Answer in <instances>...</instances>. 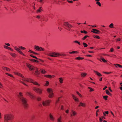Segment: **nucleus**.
Returning <instances> with one entry per match:
<instances>
[{
  "label": "nucleus",
  "instance_id": "1",
  "mask_svg": "<svg viewBox=\"0 0 122 122\" xmlns=\"http://www.w3.org/2000/svg\"><path fill=\"white\" fill-rule=\"evenodd\" d=\"M17 75L22 78L21 80L23 81H25L27 82L32 83L34 85H38L39 86L40 85L37 82L34 81L31 79L24 77L22 74L19 73H18Z\"/></svg>",
  "mask_w": 122,
  "mask_h": 122
},
{
  "label": "nucleus",
  "instance_id": "2",
  "mask_svg": "<svg viewBox=\"0 0 122 122\" xmlns=\"http://www.w3.org/2000/svg\"><path fill=\"white\" fill-rule=\"evenodd\" d=\"M17 75L22 78L21 80L23 81H25L27 82L32 83L34 85H38L39 86L40 85L37 82L34 81L31 79L24 77L22 74L19 73H18Z\"/></svg>",
  "mask_w": 122,
  "mask_h": 122
},
{
  "label": "nucleus",
  "instance_id": "3",
  "mask_svg": "<svg viewBox=\"0 0 122 122\" xmlns=\"http://www.w3.org/2000/svg\"><path fill=\"white\" fill-rule=\"evenodd\" d=\"M13 115L11 113H6L4 115V122H8L9 121H11L14 119Z\"/></svg>",
  "mask_w": 122,
  "mask_h": 122
},
{
  "label": "nucleus",
  "instance_id": "4",
  "mask_svg": "<svg viewBox=\"0 0 122 122\" xmlns=\"http://www.w3.org/2000/svg\"><path fill=\"white\" fill-rule=\"evenodd\" d=\"M47 91L48 93V97L49 98H52L54 96L53 91L52 89L50 88H48L47 89Z\"/></svg>",
  "mask_w": 122,
  "mask_h": 122
},
{
  "label": "nucleus",
  "instance_id": "5",
  "mask_svg": "<svg viewBox=\"0 0 122 122\" xmlns=\"http://www.w3.org/2000/svg\"><path fill=\"white\" fill-rule=\"evenodd\" d=\"M48 55L52 57H56L60 56H61V55L57 52H53L49 53Z\"/></svg>",
  "mask_w": 122,
  "mask_h": 122
},
{
  "label": "nucleus",
  "instance_id": "6",
  "mask_svg": "<svg viewBox=\"0 0 122 122\" xmlns=\"http://www.w3.org/2000/svg\"><path fill=\"white\" fill-rule=\"evenodd\" d=\"M20 99L23 105L25 108H27L28 106V105L27 102V99L24 97L21 98Z\"/></svg>",
  "mask_w": 122,
  "mask_h": 122
},
{
  "label": "nucleus",
  "instance_id": "7",
  "mask_svg": "<svg viewBox=\"0 0 122 122\" xmlns=\"http://www.w3.org/2000/svg\"><path fill=\"white\" fill-rule=\"evenodd\" d=\"M33 89L35 92L40 94H41L42 93L43 90L41 88L34 87Z\"/></svg>",
  "mask_w": 122,
  "mask_h": 122
},
{
  "label": "nucleus",
  "instance_id": "8",
  "mask_svg": "<svg viewBox=\"0 0 122 122\" xmlns=\"http://www.w3.org/2000/svg\"><path fill=\"white\" fill-rule=\"evenodd\" d=\"M51 101V100H44L42 101V105L44 106H48L49 105Z\"/></svg>",
  "mask_w": 122,
  "mask_h": 122
},
{
  "label": "nucleus",
  "instance_id": "9",
  "mask_svg": "<svg viewBox=\"0 0 122 122\" xmlns=\"http://www.w3.org/2000/svg\"><path fill=\"white\" fill-rule=\"evenodd\" d=\"M26 65L30 71H31L34 70L35 67L33 65L28 63H26Z\"/></svg>",
  "mask_w": 122,
  "mask_h": 122
},
{
  "label": "nucleus",
  "instance_id": "10",
  "mask_svg": "<svg viewBox=\"0 0 122 122\" xmlns=\"http://www.w3.org/2000/svg\"><path fill=\"white\" fill-rule=\"evenodd\" d=\"M34 48L37 51H44V50L43 48L42 47H39L38 46H34Z\"/></svg>",
  "mask_w": 122,
  "mask_h": 122
},
{
  "label": "nucleus",
  "instance_id": "11",
  "mask_svg": "<svg viewBox=\"0 0 122 122\" xmlns=\"http://www.w3.org/2000/svg\"><path fill=\"white\" fill-rule=\"evenodd\" d=\"M64 25L69 28H72L73 27L68 22H65L64 23Z\"/></svg>",
  "mask_w": 122,
  "mask_h": 122
},
{
  "label": "nucleus",
  "instance_id": "12",
  "mask_svg": "<svg viewBox=\"0 0 122 122\" xmlns=\"http://www.w3.org/2000/svg\"><path fill=\"white\" fill-rule=\"evenodd\" d=\"M44 76L46 77L50 78H54L55 77V75H45Z\"/></svg>",
  "mask_w": 122,
  "mask_h": 122
},
{
  "label": "nucleus",
  "instance_id": "13",
  "mask_svg": "<svg viewBox=\"0 0 122 122\" xmlns=\"http://www.w3.org/2000/svg\"><path fill=\"white\" fill-rule=\"evenodd\" d=\"M86 104L84 103H83L82 102H80L79 105V106H81L83 107H86Z\"/></svg>",
  "mask_w": 122,
  "mask_h": 122
},
{
  "label": "nucleus",
  "instance_id": "14",
  "mask_svg": "<svg viewBox=\"0 0 122 122\" xmlns=\"http://www.w3.org/2000/svg\"><path fill=\"white\" fill-rule=\"evenodd\" d=\"M77 114L76 112L73 110H72L71 113V117L75 116Z\"/></svg>",
  "mask_w": 122,
  "mask_h": 122
},
{
  "label": "nucleus",
  "instance_id": "15",
  "mask_svg": "<svg viewBox=\"0 0 122 122\" xmlns=\"http://www.w3.org/2000/svg\"><path fill=\"white\" fill-rule=\"evenodd\" d=\"M92 30H93L91 31V32L93 33L97 34H98L99 33L100 31L98 30L93 29Z\"/></svg>",
  "mask_w": 122,
  "mask_h": 122
},
{
  "label": "nucleus",
  "instance_id": "16",
  "mask_svg": "<svg viewBox=\"0 0 122 122\" xmlns=\"http://www.w3.org/2000/svg\"><path fill=\"white\" fill-rule=\"evenodd\" d=\"M34 70H35V74L36 75H38L40 73L39 71L38 68L37 67H35Z\"/></svg>",
  "mask_w": 122,
  "mask_h": 122
},
{
  "label": "nucleus",
  "instance_id": "17",
  "mask_svg": "<svg viewBox=\"0 0 122 122\" xmlns=\"http://www.w3.org/2000/svg\"><path fill=\"white\" fill-rule=\"evenodd\" d=\"M43 11V8L42 7H39V9L37 10L36 12L37 13H39Z\"/></svg>",
  "mask_w": 122,
  "mask_h": 122
},
{
  "label": "nucleus",
  "instance_id": "18",
  "mask_svg": "<svg viewBox=\"0 0 122 122\" xmlns=\"http://www.w3.org/2000/svg\"><path fill=\"white\" fill-rule=\"evenodd\" d=\"M50 119L52 121H54L55 120V118L53 116L51 113H50L49 115Z\"/></svg>",
  "mask_w": 122,
  "mask_h": 122
},
{
  "label": "nucleus",
  "instance_id": "19",
  "mask_svg": "<svg viewBox=\"0 0 122 122\" xmlns=\"http://www.w3.org/2000/svg\"><path fill=\"white\" fill-rule=\"evenodd\" d=\"M72 96L73 99L76 101L78 102L79 101V99L77 97H76L73 94H72Z\"/></svg>",
  "mask_w": 122,
  "mask_h": 122
},
{
  "label": "nucleus",
  "instance_id": "20",
  "mask_svg": "<svg viewBox=\"0 0 122 122\" xmlns=\"http://www.w3.org/2000/svg\"><path fill=\"white\" fill-rule=\"evenodd\" d=\"M2 69L4 70H6L8 71H9L10 70L9 68L5 67L3 66L2 67Z\"/></svg>",
  "mask_w": 122,
  "mask_h": 122
},
{
  "label": "nucleus",
  "instance_id": "21",
  "mask_svg": "<svg viewBox=\"0 0 122 122\" xmlns=\"http://www.w3.org/2000/svg\"><path fill=\"white\" fill-rule=\"evenodd\" d=\"M93 71L98 76H102V74L97 71H95V70H94Z\"/></svg>",
  "mask_w": 122,
  "mask_h": 122
},
{
  "label": "nucleus",
  "instance_id": "22",
  "mask_svg": "<svg viewBox=\"0 0 122 122\" xmlns=\"http://www.w3.org/2000/svg\"><path fill=\"white\" fill-rule=\"evenodd\" d=\"M86 75V73L85 72H82L81 73V76L82 77H85Z\"/></svg>",
  "mask_w": 122,
  "mask_h": 122
},
{
  "label": "nucleus",
  "instance_id": "23",
  "mask_svg": "<svg viewBox=\"0 0 122 122\" xmlns=\"http://www.w3.org/2000/svg\"><path fill=\"white\" fill-rule=\"evenodd\" d=\"M18 97L20 99L21 98L24 97L23 96L22 93L21 92H20L19 93V95L18 96Z\"/></svg>",
  "mask_w": 122,
  "mask_h": 122
},
{
  "label": "nucleus",
  "instance_id": "24",
  "mask_svg": "<svg viewBox=\"0 0 122 122\" xmlns=\"http://www.w3.org/2000/svg\"><path fill=\"white\" fill-rule=\"evenodd\" d=\"M40 71L41 73L43 74H45L46 73V71L44 69H41Z\"/></svg>",
  "mask_w": 122,
  "mask_h": 122
},
{
  "label": "nucleus",
  "instance_id": "25",
  "mask_svg": "<svg viewBox=\"0 0 122 122\" xmlns=\"http://www.w3.org/2000/svg\"><path fill=\"white\" fill-rule=\"evenodd\" d=\"M59 81L60 84H62L63 83V79L62 77H60L59 78Z\"/></svg>",
  "mask_w": 122,
  "mask_h": 122
},
{
  "label": "nucleus",
  "instance_id": "26",
  "mask_svg": "<svg viewBox=\"0 0 122 122\" xmlns=\"http://www.w3.org/2000/svg\"><path fill=\"white\" fill-rule=\"evenodd\" d=\"M62 117L61 116L58 118L57 119V122H62L61 121Z\"/></svg>",
  "mask_w": 122,
  "mask_h": 122
},
{
  "label": "nucleus",
  "instance_id": "27",
  "mask_svg": "<svg viewBox=\"0 0 122 122\" xmlns=\"http://www.w3.org/2000/svg\"><path fill=\"white\" fill-rule=\"evenodd\" d=\"M75 59L76 60H83L84 59L83 58L81 57H76L75 58Z\"/></svg>",
  "mask_w": 122,
  "mask_h": 122
},
{
  "label": "nucleus",
  "instance_id": "28",
  "mask_svg": "<svg viewBox=\"0 0 122 122\" xmlns=\"http://www.w3.org/2000/svg\"><path fill=\"white\" fill-rule=\"evenodd\" d=\"M114 65L117 67L118 66L119 67L122 68V66L118 64H114Z\"/></svg>",
  "mask_w": 122,
  "mask_h": 122
},
{
  "label": "nucleus",
  "instance_id": "29",
  "mask_svg": "<svg viewBox=\"0 0 122 122\" xmlns=\"http://www.w3.org/2000/svg\"><path fill=\"white\" fill-rule=\"evenodd\" d=\"M49 82L48 81H45V83L44 84V85L45 86H47L48 85Z\"/></svg>",
  "mask_w": 122,
  "mask_h": 122
},
{
  "label": "nucleus",
  "instance_id": "30",
  "mask_svg": "<svg viewBox=\"0 0 122 122\" xmlns=\"http://www.w3.org/2000/svg\"><path fill=\"white\" fill-rule=\"evenodd\" d=\"M30 60L31 61H33L34 62H38L39 61H38L34 59H30Z\"/></svg>",
  "mask_w": 122,
  "mask_h": 122
},
{
  "label": "nucleus",
  "instance_id": "31",
  "mask_svg": "<svg viewBox=\"0 0 122 122\" xmlns=\"http://www.w3.org/2000/svg\"><path fill=\"white\" fill-rule=\"evenodd\" d=\"M10 54L13 57H15L16 56V54L14 53H10Z\"/></svg>",
  "mask_w": 122,
  "mask_h": 122
},
{
  "label": "nucleus",
  "instance_id": "32",
  "mask_svg": "<svg viewBox=\"0 0 122 122\" xmlns=\"http://www.w3.org/2000/svg\"><path fill=\"white\" fill-rule=\"evenodd\" d=\"M36 99L38 101H40L41 100V98L40 97H37Z\"/></svg>",
  "mask_w": 122,
  "mask_h": 122
},
{
  "label": "nucleus",
  "instance_id": "33",
  "mask_svg": "<svg viewBox=\"0 0 122 122\" xmlns=\"http://www.w3.org/2000/svg\"><path fill=\"white\" fill-rule=\"evenodd\" d=\"M114 24L113 23H112L111 24L109 25V27L111 28H114Z\"/></svg>",
  "mask_w": 122,
  "mask_h": 122
},
{
  "label": "nucleus",
  "instance_id": "34",
  "mask_svg": "<svg viewBox=\"0 0 122 122\" xmlns=\"http://www.w3.org/2000/svg\"><path fill=\"white\" fill-rule=\"evenodd\" d=\"M14 47L16 51H17L18 52L20 50V49L19 48L17 47L16 46H14Z\"/></svg>",
  "mask_w": 122,
  "mask_h": 122
},
{
  "label": "nucleus",
  "instance_id": "35",
  "mask_svg": "<svg viewBox=\"0 0 122 122\" xmlns=\"http://www.w3.org/2000/svg\"><path fill=\"white\" fill-rule=\"evenodd\" d=\"M106 93L108 95H111V94L110 92H109L107 90H106Z\"/></svg>",
  "mask_w": 122,
  "mask_h": 122
},
{
  "label": "nucleus",
  "instance_id": "36",
  "mask_svg": "<svg viewBox=\"0 0 122 122\" xmlns=\"http://www.w3.org/2000/svg\"><path fill=\"white\" fill-rule=\"evenodd\" d=\"M88 88L90 89L89 92H91L94 91V90L92 88L90 87H88Z\"/></svg>",
  "mask_w": 122,
  "mask_h": 122
},
{
  "label": "nucleus",
  "instance_id": "37",
  "mask_svg": "<svg viewBox=\"0 0 122 122\" xmlns=\"http://www.w3.org/2000/svg\"><path fill=\"white\" fill-rule=\"evenodd\" d=\"M18 52L20 54L24 56H25V55L23 53L20 51V50Z\"/></svg>",
  "mask_w": 122,
  "mask_h": 122
},
{
  "label": "nucleus",
  "instance_id": "38",
  "mask_svg": "<svg viewBox=\"0 0 122 122\" xmlns=\"http://www.w3.org/2000/svg\"><path fill=\"white\" fill-rule=\"evenodd\" d=\"M76 92L80 97H82V96L81 94L80 93L76 91Z\"/></svg>",
  "mask_w": 122,
  "mask_h": 122
},
{
  "label": "nucleus",
  "instance_id": "39",
  "mask_svg": "<svg viewBox=\"0 0 122 122\" xmlns=\"http://www.w3.org/2000/svg\"><path fill=\"white\" fill-rule=\"evenodd\" d=\"M93 37L96 38L98 39H99L100 38V37L97 36V35H95L94 36H93Z\"/></svg>",
  "mask_w": 122,
  "mask_h": 122
},
{
  "label": "nucleus",
  "instance_id": "40",
  "mask_svg": "<svg viewBox=\"0 0 122 122\" xmlns=\"http://www.w3.org/2000/svg\"><path fill=\"white\" fill-rule=\"evenodd\" d=\"M73 42L74 43H77L78 45H81V44L80 42L78 41H73Z\"/></svg>",
  "mask_w": 122,
  "mask_h": 122
},
{
  "label": "nucleus",
  "instance_id": "41",
  "mask_svg": "<svg viewBox=\"0 0 122 122\" xmlns=\"http://www.w3.org/2000/svg\"><path fill=\"white\" fill-rule=\"evenodd\" d=\"M5 74L6 75H8L9 76L11 77H13V76L10 74H9L8 73H6Z\"/></svg>",
  "mask_w": 122,
  "mask_h": 122
},
{
  "label": "nucleus",
  "instance_id": "42",
  "mask_svg": "<svg viewBox=\"0 0 122 122\" xmlns=\"http://www.w3.org/2000/svg\"><path fill=\"white\" fill-rule=\"evenodd\" d=\"M101 59L103 62H107V61L106 60H105L104 58H101Z\"/></svg>",
  "mask_w": 122,
  "mask_h": 122
},
{
  "label": "nucleus",
  "instance_id": "43",
  "mask_svg": "<svg viewBox=\"0 0 122 122\" xmlns=\"http://www.w3.org/2000/svg\"><path fill=\"white\" fill-rule=\"evenodd\" d=\"M88 37L89 36H85L82 38V39L83 40H85L87 37Z\"/></svg>",
  "mask_w": 122,
  "mask_h": 122
},
{
  "label": "nucleus",
  "instance_id": "44",
  "mask_svg": "<svg viewBox=\"0 0 122 122\" xmlns=\"http://www.w3.org/2000/svg\"><path fill=\"white\" fill-rule=\"evenodd\" d=\"M96 4L98 5L100 7H101V4L100 3L99 1L97 2L96 3Z\"/></svg>",
  "mask_w": 122,
  "mask_h": 122
},
{
  "label": "nucleus",
  "instance_id": "45",
  "mask_svg": "<svg viewBox=\"0 0 122 122\" xmlns=\"http://www.w3.org/2000/svg\"><path fill=\"white\" fill-rule=\"evenodd\" d=\"M103 98L105 100H107V98L108 97V96H103Z\"/></svg>",
  "mask_w": 122,
  "mask_h": 122
},
{
  "label": "nucleus",
  "instance_id": "46",
  "mask_svg": "<svg viewBox=\"0 0 122 122\" xmlns=\"http://www.w3.org/2000/svg\"><path fill=\"white\" fill-rule=\"evenodd\" d=\"M18 47L20 48V49H22V50H25V49L26 48L24 47H23L22 46H19Z\"/></svg>",
  "mask_w": 122,
  "mask_h": 122
},
{
  "label": "nucleus",
  "instance_id": "47",
  "mask_svg": "<svg viewBox=\"0 0 122 122\" xmlns=\"http://www.w3.org/2000/svg\"><path fill=\"white\" fill-rule=\"evenodd\" d=\"M81 33H85V34H87V32L85 30H81Z\"/></svg>",
  "mask_w": 122,
  "mask_h": 122
},
{
  "label": "nucleus",
  "instance_id": "48",
  "mask_svg": "<svg viewBox=\"0 0 122 122\" xmlns=\"http://www.w3.org/2000/svg\"><path fill=\"white\" fill-rule=\"evenodd\" d=\"M83 45L85 47H87L88 46L87 44L85 42L83 43Z\"/></svg>",
  "mask_w": 122,
  "mask_h": 122
},
{
  "label": "nucleus",
  "instance_id": "49",
  "mask_svg": "<svg viewBox=\"0 0 122 122\" xmlns=\"http://www.w3.org/2000/svg\"><path fill=\"white\" fill-rule=\"evenodd\" d=\"M116 42H117L118 41H121V39L120 38H118L117 39H116Z\"/></svg>",
  "mask_w": 122,
  "mask_h": 122
},
{
  "label": "nucleus",
  "instance_id": "50",
  "mask_svg": "<svg viewBox=\"0 0 122 122\" xmlns=\"http://www.w3.org/2000/svg\"><path fill=\"white\" fill-rule=\"evenodd\" d=\"M20 82L21 83H22L23 84H24V85H25V86H28L27 84H26L25 83H24V82H23V81H20Z\"/></svg>",
  "mask_w": 122,
  "mask_h": 122
},
{
  "label": "nucleus",
  "instance_id": "51",
  "mask_svg": "<svg viewBox=\"0 0 122 122\" xmlns=\"http://www.w3.org/2000/svg\"><path fill=\"white\" fill-rule=\"evenodd\" d=\"M67 1L68 2V3H73V1L72 0L71 1H69L68 0H67Z\"/></svg>",
  "mask_w": 122,
  "mask_h": 122
},
{
  "label": "nucleus",
  "instance_id": "52",
  "mask_svg": "<svg viewBox=\"0 0 122 122\" xmlns=\"http://www.w3.org/2000/svg\"><path fill=\"white\" fill-rule=\"evenodd\" d=\"M30 97L31 98H34V95L33 94H31L30 96Z\"/></svg>",
  "mask_w": 122,
  "mask_h": 122
},
{
  "label": "nucleus",
  "instance_id": "53",
  "mask_svg": "<svg viewBox=\"0 0 122 122\" xmlns=\"http://www.w3.org/2000/svg\"><path fill=\"white\" fill-rule=\"evenodd\" d=\"M30 56L32 57H33V58H35L36 59H38L37 58V57H36L34 56H33L30 55Z\"/></svg>",
  "mask_w": 122,
  "mask_h": 122
},
{
  "label": "nucleus",
  "instance_id": "54",
  "mask_svg": "<svg viewBox=\"0 0 122 122\" xmlns=\"http://www.w3.org/2000/svg\"><path fill=\"white\" fill-rule=\"evenodd\" d=\"M61 110H64V107L62 105H61Z\"/></svg>",
  "mask_w": 122,
  "mask_h": 122
},
{
  "label": "nucleus",
  "instance_id": "55",
  "mask_svg": "<svg viewBox=\"0 0 122 122\" xmlns=\"http://www.w3.org/2000/svg\"><path fill=\"white\" fill-rule=\"evenodd\" d=\"M26 94H27L29 96H30L31 94V93L30 92H27L26 93Z\"/></svg>",
  "mask_w": 122,
  "mask_h": 122
},
{
  "label": "nucleus",
  "instance_id": "56",
  "mask_svg": "<svg viewBox=\"0 0 122 122\" xmlns=\"http://www.w3.org/2000/svg\"><path fill=\"white\" fill-rule=\"evenodd\" d=\"M114 51V49L113 48H111L110 49V51L111 52H112Z\"/></svg>",
  "mask_w": 122,
  "mask_h": 122
},
{
  "label": "nucleus",
  "instance_id": "57",
  "mask_svg": "<svg viewBox=\"0 0 122 122\" xmlns=\"http://www.w3.org/2000/svg\"><path fill=\"white\" fill-rule=\"evenodd\" d=\"M65 112L66 113H67V114L68 113H69V110L68 109V110H66L65 111Z\"/></svg>",
  "mask_w": 122,
  "mask_h": 122
},
{
  "label": "nucleus",
  "instance_id": "58",
  "mask_svg": "<svg viewBox=\"0 0 122 122\" xmlns=\"http://www.w3.org/2000/svg\"><path fill=\"white\" fill-rule=\"evenodd\" d=\"M28 52L31 53H34V52L31 51V50H29V51H28Z\"/></svg>",
  "mask_w": 122,
  "mask_h": 122
},
{
  "label": "nucleus",
  "instance_id": "59",
  "mask_svg": "<svg viewBox=\"0 0 122 122\" xmlns=\"http://www.w3.org/2000/svg\"><path fill=\"white\" fill-rule=\"evenodd\" d=\"M103 119L102 118L100 117L99 118V121L100 122H102V121L103 120Z\"/></svg>",
  "mask_w": 122,
  "mask_h": 122
},
{
  "label": "nucleus",
  "instance_id": "60",
  "mask_svg": "<svg viewBox=\"0 0 122 122\" xmlns=\"http://www.w3.org/2000/svg\"><path fill=\"white\" fill-rule=\"evenodd\" d=\"M8 47V46H6L5 45H4V48H5V49H7Z\"/></svg>",
  "mask_w": 122,
  "mask_h": 122
},
{
  "label": "nucleus",
  "instance_id": "61",
  "mask_svg": "<svg viewBox=\"0 0 122 122\" xmlns=\"http://www.w3.org/2000/svg\"><path fill=\"white\" fill-rule=\"evenodd\" d=\"M36 17L38 19H39L40 18L41 16L40 15H38L36 16Z\"/></svg>",
  "mask_w": 122,
  "mask_h": 122
},
{
  "label": "nucleus",
  "instance_id": "62",
  "mask_svg": "<svg viewBox=\"0 0 122 122\" xmlns=\"http://www.w3.org/2000/svg\"><path fill=\"white\" fill-rule=\"evenodd\" d=\"M103 73H105V74H110V73H111V72H104Z\"/></svg>",
  "mask_w": 122,
  "mask_h": 122
},
{
  "label": "nucleus",
  "instance_id": "63",
  "mask_svg": "<svg viewBox=\"0 0 122 122\" xmlns=\"http://www.w3.org/2000/svg\"><path fill=\"white\" fill-rule=\"evenodd\" d=\"M86 56H88L89 57H92V55H86Z\"/></svg>",
  "mask_w": 122,
  "mask_h": 122
},
{
  "label": "nucleus",
  "instance_id": "64",
  "mask_svg": "<svg viewBox=\"0 0 122 122\" xmlns=\"http://www.w3.org/2000/svg\"><path fill=\"white\" fill-rule=\"evenodd\" d=\"M5 45L7 46H10V44H9V43H5Z\"/></svg>",
  "mask_w": 122,
  "mask_h": 122
}]
</instances>
